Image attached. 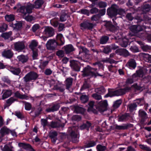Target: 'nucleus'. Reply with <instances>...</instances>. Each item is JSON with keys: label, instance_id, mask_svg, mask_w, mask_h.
I'll use <instances>...</instances> for the list:
<instances>
[{"label": "nucleus", "instance_id": "nucleus-47", "mask_svg": "<svg viewBox=\"0 0 151 151\" xmlns=\"http://www.w3.org/2000/svg\"><path fill=\"white\" fill-rule=\"evenodd\" d=\"M68 15L65 12L62 13L60 17V21L62 22L65 21L68 18Z\"/></svg>", "mask_w": 151, "mask_h": 151}, {"label": "nucleus", "instance_id": "nucleus-6", "mask_svg": "<svg viewBox=\"0 0 151 151\" xmlns=\"http://www.w3.org/2000/svg\"><path fill=\"white\" fill-rule=\"evenodd\" d=\"M39 76L34 71H31L27 74L23 78L24 81L26 83L32 80H36Z\"/></svg>", "mask_w": 151, "mask_h": 151}, {"label": "nucleus", "instance_id": "nucleus-64", "mask_svg": "<svg viewBox=\"0 0 151 151\" xmlns=\"http://www.w3.org/2000/svg\"><path fill=\"white\" fill-rule=\"evenodd\" d=\"M92 96L95 99L98 100H100L102 99L101 96L97 93L93 94L92 95Z\"/></svg>", "mask_w": 151, "mask_h": 151}, {"label": "nucleus", "instance_id": "nucleus-60", "mask_svg": "<svg viewBox=\"0 0 151 151\" xmlns=\"http://www.w3.org/2000/svg\"><path fill=\"white\" fill-rule=\"evenodd\" d=\"M129 43V40L127 39L123 40L120 43L122 47H127Z\"/></svg>", "mask_w": 151, "mask_h": 151}, {"label": "nucleus", "instance_id": "nucleus-59", "mask_svg": "<svg viewBox=\"0 0 151 151\" xmlns=\"http://www.w3.org/2000/svg\"><path fill=\"white\" fill-rule=\"evenodd\" d=\"M98 5L99 8L104 9L107 6V4L105 2L100 1L98 3Z\"/></svg>", "mask_w": 151, "mask_h": 151}, {"label": "nucleus", "instance_id": "nucleus-44", "mask_svg": "<svg viewBox=\"0 0 151 151\" xmlns=\"http://www.w3.org/2000/svg\"><path fill=\"white\" fill-rule=\"evenodd\" d=\"M98 141V140L96 139L95 141L93 140L90 141L86 145V147L87 148L93 147L96 145V142Z\"/></svg>", "mask_w": 151, "mask_h": 151}, {"label": "nucleus", "instance_id": "nucleus-24", "mask_svg": "<svg viewBox=\"0 0 151 151\" xmlns=\"http://www.w3.org/2000/svg\"><path fill=\"white\" fill-rule=\"evenodd\" d=\"M13 74L18 76L21 72V70L19 68L13 67L10 66L9 67L8 70Z\"/></svg>", "mask_w": 151, "mask_h": 151}, {"label": "nucleus", "instance_id": "nucleus-48", "mask_svg": "<svg viewBox=\"0 0 151 151\" xmlns=\"http://www.w3.org/2000/svg\"><path fill=\"white\" fill-rule=\"evenodd\" d=\"M94 104L95 102L93 101H91L89 102L88 104L89 107L87 110L88 111H93L94 110H95V109L93 108Z\"/></svg>", "mask_w": 151, "mask_h": 151}, {"label": "nucleus", "instance_id": "nucleus-22", "mask_svg": "<svg viewBox=\"0 0 151 151\" xmlns=\"http://www.w3.org/2000/svg\"><path fill=\"white\" fill-rule=\"evenodd\" d=\"M129 117H130L129 113H125L118 116V121L120 122L126 121L129 119Z\"/></svg>", "mask_w": 151, "mask_h": 151}, {"label": "nucleus", "instance_id": "nucleus-61", "mask_svg": "<svg viewBox=\"0 0 151 151\" xmlns=\"http://www.w3.org/2000/svg\"><path fill=\"white\" fill-rule=\"evenodd\" d=\"M15 115L17 117L21 119H24V117L21 113L20 111H16L15 112Z\"/></svg>", "mask_w": 151, "mask_h": 151}, {"label": "nucleus", "instance_id": "nucleus-16", "mask_svg": "<svg viewBox=\"0 0 151 151\" xmlns=\"http://www.w3.org/2000/svg\"><path fill=\"white\" fill-rule=\"evenodd\" d=\"M138 115L142 123H144L147 118V113L142 109H140L139 111Z\"/></svg>", "mask_w": 151, "mask_h": 151}, {"label": "nucleus", "instance_id": "nucleus-3", "mask_svg": "<svg viewBox=\"0 0 151 151\" xmlns=\"http://www.w3.org/2000/svg\"><path fill=\"white\" fill-rule=\"evenodd\" d=\"M151 7V6L148 4H144L141 7L142 13L144 14L143 19L146 23H148L150 25H151V19L148 17L146 14L150 10Z\"/></svg>", "mask_w": 151, "mask_h": 151}, {"label": "nucleus", "instance_id": "nucleus-25", "mask_svg": "<svg viewBox=\"0 0 151 151\" xmlns=\"http://www.w3.org/2000/svg\"><path fill=\"white\" fill-rule=\"evenodd\" d=\"M72 142L74 143H77L79 141V137H78V134L74 131H72L70 134Z\"/></svg>", "mask_w": 151, "mask_h": 151}, {"label": "nucleus", "instance_id": "nucleus-27", "mask_svg": "<svg viewBox=\"0 0 151 151\" xmlns=\"http://www.w3.org/2000/svg\"><path fill=\"white\" fill-rule=\"evenodd\" d=\"M17 59L19 62L24 63L27 62L29 58L27 55H21L17 57Z\"/></svg>", "mask_w": 151, "mask_h": 151}, {"label": "nucleus", "instance_id": "nucleus-38", "mask_svg": "<svg viewBox=\"0 0 151 151\" xmlns=\"http://www.w3.org/2000/svg\"><path fill=\"white\" fill-rule=\"evenodd\" d=\"M89 98L88 95L82 94L80 97V100L81 102L85 104L89 100Z\"/></svg>", "mask_w": 151, "mask_h": 151}, {"label": "nucleus", "instance_id": "nucleus-33", "mask_svg": "<svg viewBox=\"0 0 151 151\" xmlns=\"http://www.w3.org/2000/svg\"><path fill=\"white\" fill-rule=\"evenodd\" d=\"M58 133L56 131L50 132L49 133V137L54 142H55L56 141V137Z\"/></svg>", "mask_w": 151, "mask_h": 151}, {"label": "nucleus", "instance_id": "nucleus-52", "mask_svg": "<svg viewBox=\"0 0 151 151\" xmlns=\"http://www.w3.org/2000/svg\"><path fill=\"white\" fill-rule=\"evenodd\" d=\"M134 103L136 104L137 106L138 105H142L144 103V99L143 98L137 99Z\"/></svg>", "mask_w": 151, "mask_h": 151}, {"label": "nucleus", "instance_id": "nucleus-30", "mask_svg": "<svg viewBox=\"0 0 151 151\" xmlns=\"http://www.w3.org/2000/svg\"><path fill=\"white\" fill-rule=\"evenodd\" d=\"M73 79L71 77L67 78L65 80V84L66 89H69L72 85Z\"/></svg>", "mask_w": 151, "mask_h": 151}, {"label": "nucleus", "instance_id": "nucleus-63", "mask_svg": "<svg viewBox=\"0 0 151 151\" xmlns=\"http://www.w3.org/2000/svg\"><path fill=\"white\" fill-rule=\"evenodd\" d=\"M126 18L129 21H132L134 19L132 13H127L126 16Z\"/></svg>", "mask_w": 151, "mask_h": 151}, {"label": "nucleus", "instance_id": "nucleus-55", "mask_svg": "<svg viewBox=\"0 0 151 151\" xmlns=\"http://www.w3.org/2000/svg\"><path fill=\"white\" fill-rule=\"evenodd\" d=\"M17 100V99L13 98V97H11L6 100V103L9 105L8 106H9L14 101Z\"/></svg>", "mask_w": 151, "mask_h": 151}, {"label": "nucleus", "instance_id": "nucleus-11", "mask_svg": "<svg viewBox=\"0 0 151 151\" xmlns=\"http://www.w3.org/2000/svg\"><path fill=\"white\" fill-rule=\"evenodd\" d=\"M13 53L10 49H5L1 53L2 56L7 59H11L13 56Z\"/></svg>", "mask_w": 151, "mask_h": 151}, {"label": "nucleus", "instance_id": "nucleus-13", "mask_svg": "<svg viewBox=\"0 0 151 151\" xmlns=\"http://www.w3.org/2000/svg\"><path fill=\"white\" fill-rule=\"evenodd\" d=\"M104 22H105L104 26L107 30L112 32H114L116 30V27L112 24L111 22L105 21Z\"/></svg>", "mask_w": 151, "mask_h": 151}, {"label": "nucleus", "instance_id": "nucleus-20", "mask_svg": "<svg viewBox=\"0 0 151 151\" xmlns=\"http://www.w3.org/2000/svg\"><path fill=\"white\" fill-rule=\"evenodd\" d=\"M115 52L118 55L125 57L129 55L128 51L124 49H118L116 50Z\"/></svg>", "mask_w": 151, "mask_h": 151}, {"label": "nucleus", "instance_id": "nucleus-37", "mask_svg": "<svg viewBox=\"0 0 151 151\" xmlns=\"http://www.w3.org/2000/svg\"><path fill=\"white\" fill-rule=\"evenodd\" d=\"M38 42L35 40H32L29 45V48L32 50H34V49L37 47L38 45Z\"/></svg>", "mask_w": 151, "mask_h": 151}, {"label": "nucleus", "instance_id": "nucleus-39", "mask_svg": "<svg viewBox=\"0 0 151 151\" xmlns=\"http://www.w3.org/2000/svg\"><path fill=\"white\" fill-rule=\"evenodd\" d=\"M104 48L101 52L105 54H108L111 51V47L110 46H104Z\"/></svg>", "mask_w": 151, "mask_h": 151}, {"label": "nucleus", "instance_id": "nucleus-46", "mask_svg": "<svg viewBox=\"0 0 151 151\" xmlns=\"http://www.w3.org/2000/svg\"><path fill=\"white\" fill-rule=\"evenodd\" d=\"M18 145L19 147H21L23 148L28 150L29 147H31V145L29 144H26L24 143L20 142L18 144Z\"/></svg>", "mask_w": 151, "mask_h": 151}, {"label": "nucleus", "instance_id": "nucleus-62", "mask_svg": "<svg viewBox=\"0 0 151 151\" xmlns=\"http://www.w3.org/2000/svg\"><path fill=\"white\" fill-rule=\"evenodd\" d=\"M71 119L73 121H79L81 120V118L80 116L75 115L72 116Z\"/></svg>", "mask_w": 151, "mask_h": 151}, {"label": "nucleus", "instance_id": "nucleus-43", "mask_svg": "<svg viewBox=\"0 0 151 151\" xmlns=\"http://www.w3.org/2000/svg\"><path fill=\"white\" fill-rule=\"evenodd\" d=\"M12 34V32L9 31L8 32L3 33L1 35V36L5 40L8 39Z\"/></svg>", "mask_w": 151, "mask_h": 151}, {"label": "nucleus", "instance_id": "nucleus-7", "mask_svg": "<svg viewBox=\"0 0 151 151\" xmlns=\"http://www.w3.org/2000/svg\"><path fill=\"white\" fill-rule=\"evenodd\" d=\"M116 6L113 4L107 9V14L111 18L115 17L117 15V9L115 7Z\"/></svg>", "mask_w": 151, "mask_h": 151}, {"label": "nucleus", "instance_id": "nucleus-10", "mask_svg": "<svg viewBox=\"0 0 151 151\" xmlns=\"http://www.w3.org/2000/svg\"><path fill=\"white\" fill-rule=\"evenodd\" d=\"M44 102L43 101H41L39 103L37 104L36 107L37 110L35 112L34 117L35 118L39 116L41 113L42 111V108L44 106Z\"/></svg>", "mask_w": 151, "mask_h": 151}, {"label": "nucleus", "instance_id": "nucleus-15", "mask_svg": "<svg viewBox=\"0 0 151 151\" xmlns=\"http://www.w3.org/2000/svg\"><path fill=\"white\" fill-rule=\"evenodd\" d=\"M65 53L66 55H69L75 51V49L71 44L66 45L63 47Z\"/></svg>", "mask_w": 151, "mask_h": 151}, {"label": "nucleus", "instance_id": "nucleus-18", "mask_svg": "<svg viewBox=\"0 0 151 151\" xmlns=\"http://www.w3.org/2000/svg\"><path fill=\"white\" fill-rule=\"evenodd\" d=\"M60 107L59 104H53L51 107L46 109V111L47 113L54 112L58 110Z\"/></svg>", "mask_w": 151, "mask_h": 151}, {"label": "nucleus", "instance_id": "nucleus-36", "mask_svg": "<svg viewBox=\"0 0 151 151\" xmlns=\"http://www.w3.org/2000/svg\"><path fill=\"white\" fill-rule=\"evenodd\" d=\"M91 125V124L88 121H87L86 123H84L80 126L81 129H86L88 130Z\"/></svg>", "mask_w": 151, "mask_h": 151}, {"label": "nucleus", "instance_id": "nucleus-32", "mask_svg": "<svg viewBox=\"0 0 151 151\" xmlns=\"http://www.w3.org/2000/svg\"><path fill=\"white\" fill-rule=\"evenodd\" d=\"M95 91L99 94H103L106 92V90L103 86H101L96 88Z\"/></svg>", "mask_w": 151, "mask_h": 151}, {"label": "nucleus", "instance_id": "nucleus-41", "mask_svg": "<svg viewBox=\"0 0 151 151\" xmlns=\"http://www.w3.org/2000/svg\"><path fill=\"white\" fill-rule=\"evenodd\" d=\"M137 105L134 102L131 103L128 105V108L130 112H132L133 111L136 110Z\"/></svg>", "mask_w": 151, "mask_h": 151}, {"label": "nucleus", "instance_id": "nucleus-35", "mask_svg": "<svg viewBox=\"0 0 151 151\" xmlns=\"http://www.w3.org/2000/svg\"><path fill=\"white\" fill-rule=\"evenodd\" d=\"M122 99H119L116 100L114 102L112 105L114 109H117L119 108L122 104Z\"/></svg>", "mask_w": 151, "mask_h": 151}, {"label": "nucleus", "instance_id": "nucleus-14", "mask_svg": "<svg viewBox=\"0 0 151 151\" xmlns=\"http://www.w3.org/2000/svg\"><path fill=\"white\" fill-rule=\"evenodd\" d=\"M14 48L17 51H21L24 50L25 46L23 42L18 41L14 44Z\"/></svg>", "mask_w": 151, "mask_h": 151}, {"label": "nucleus", "instance_id": "nucleus-17", "mask_svg": "<svg viewBox=\"0 0 151 151\" xmlns=\"http://www.w3.org/2000/svg\"><path fill=\"white\" fill-rule=\"evenodd\" d=\"M22 26V23L21 22L17 21H16L15 23L13 22H11L9 25V26L13 28L14 29L18 30H20L21 29Z\"/></svg>", "mask_w": 151, "mask_h": 151}, {"label": "nucleus", "instance_id": "nucleus-45", "mask_svg": "<svg viewBox=\"0 0 151 151\" xmlns=\"http://www.w3.org/2000/svg\"><path fill=\"white\" fill-rule=\"evenodd\" d=\"M8 28V25L3 23L0 24V32H3L6 31Z\"/></svg>", "mask_w": 151, "mask_h": 151}, {"label": "nucleus", "instance_id": "nucleus-58", "mask_svg": "<svg viewBox=\"0 0 151 151\" xmlns=\"http://www.w3.org/2000/svg\"><path fill=\"white\" fill-rule=\"evenodd\" d=\"M65 52L62 50H59L56 52V55L59 58H63L65 55Z\"/></svg>", "mask_w": 151, "mask_h": 151}, {"label": "nucleus", "instance_id": "nucleus-28", "mask_svg": "<svg viewBox=\"0 0 151 151\" xmlns=\"http://www.w3.org/2000/svg\"><path fill=\"white\" fill-rule=\"evenodd\" d=\"M74 112L76 114H83L85 111V109L83 107L78 106H75L74 107Z\"/></svg>", "mask_w": 151, "mask_h": 151}, {"label": "nucleus", "instance_id": "nucleus-21", "mask_svg": "<svg viewBox=\"0 0 151 151\" xmlns=\"http://www.w3.org/2000/svg\"><path fill=\"white\" fill-rule=\"evenodd\" d=\"M126 65L131 70L134 69L136 67L137 64L135 60L134 59H130L127 62Z\"/></svg>", "mask_w": 151, "mask_h": 151}, {"label": "nucleus", "instance_id": "nucleus-5", "mask_svg": "<svg viewBox=\"0 0 151 151\" xmlns=\"http://www.w3.org/2000/svg\"><path fill=\"white\" fill-rule=\"evenodd\" d=\"M35 8L34 5L30 3H28L26 6H21L20 8L19 11L22 13L24 15H26L27 13H31L32 10Z\"/></svg>", "mask_w": 151, "mask_h": 151}, {"label": "nucleus", "instance_id": "nucleus-57", "mask_svg": "<svg viewBox=\"0 0 151 151\" xmlns=\"http://www.w3.org/2000/svg\"><path fill=\"white\" fill-rule=\"evenodd\" d=\"M139 147L141 149L146 151H151V149L149 147L146 145H144L140 144L139 145Z\"/></svg>", "mask_w": 151, "mask_h": 151}, {"label": "nucleus", "instance_id": "nucleus-42", "mask_svg": "<svg viewBox=\"0 0 151 151\" xmlns=\"http://www.w3.org/2000/svg\"><path fill=\"white\" fill-rule=\"evenodd\" d=\"M109 40V37L107 36H102L100 39V43L102 45L106 44Z\"/></svg>", "mask_w": 151, "mask_h": 151}, {"label": "nucleus", "instance_id": "nucleus-56", "mask_svg": "<svg viewBox=\"0 0 151 151\" xmlns=\"http://www.w3.org/2000/svg\"><path fill=\"white\" fill-rule=\"evenodd\" d=\"M48 61L47 60L41 62L39 65L40 68L43 69L47 65Z\"/></svg>", "mask_w": 151, "mask_h": 151}, {"label": "nucleus", "instance_id": "nucleus-29", "mask_svg": "<svg viewBox=\"0 0 151 151\" xmlns=\"http://www.w3.org/2000/svg\"><path fill=\"white\" fill-rule=\"evenodd\" d=\"M11 130L6 126H4L0 130V134L2 137L9 134Z\"/></svg>", "mask_w": 151, "mask_h": 151}, {"label": "nucleus", "instance_id": "nucleus-9", "mask_svg": "<svg viewBox=\"0 0 151 151\" xmlns=\"http://www.w3.org/2000/svg\"><path fill=\"white\" fill-rule=\"evenodd\" d=\"M72 70L76 72H79L81 68L80 62L74 60H70V65Z\"/></svg>", "mask_w": 151, "mask_h": 151}, {"label": "nucleus", "instance_id": "nucleus-2", "mask_svg": "<svg viewBox=\"0 0 151 151\" xmlns=\"http://www.w3.org/2000/svg\"><path fill=\"white\" fill-rule=\"evenodd\" d=\"M98 69L91 67L89 65L83 68L81 72L83 77H90V78H96L97 76L102 77L103 75H101L97 72Z\"/></svg>", "mask_w": 151, "mask_h": 151}, {"label": "nucleus", "instance_id": "nucleus-23", "mask_svg": "<svg viewBox=\"0 0 151 151\" xmlns=\"http://www.w3.org/2000/svg\"><path fill=\"white\" fill-rule=\"evenodd\" d=\"M131 124H123L122 125H119L116 124L115 125V129L118 130H126L128 129Z\"/></svg>", "mask_w": 151, "mask_h": 151}, {"label": "nucleus", "instance_id": "nucleus-12", "mask_svg": "<svg viewBox=\"0 0 151 151\" xmlns=\"http://www.w3.org/2000/svg\"><path fill=\"white\" fill-rule=\"evenodd\" d=\"M98 104L99 111L101 112H103L107 110L108 103L106 100L101 101Z\"/></svg>", "mask_w": 151, "mask_h": 151}, {"label": "nucleus", "instance_id": "nucleus-4", "mask_svg": "<svg viewBox=\"0 0 151 151\" xmlns=\"http://www.w3.org/2000/svg\"><path fill=\"white\" fill-rule=\"evenodd\" d=\"M58 42H56L55 40L51 39L48 40L46 46L47 50H58L60 47V46L58 43Z\"/></svg>", "mask_w": 151, "mask_h": 151}, {"label": "nucleus", "instance_id": "nucleus-53", "mask_svg": "<svg viewBox=\"0 0 151 151\" xmlns=\"http://www.w3.org/2000/svg\"><path fill=\"white\" fill-rule=\"evenodd\" d=\"M25 19L27 22H31L32 21L35 19V17L32 16V15H28L27 16H25L24 17Z\"/></svg>", "mask_w": 151, "mask_h": 151}, {"label": "nucleus", "instance_id": "nucleus-26", "mask_svg": "<svg viewBox=\"0 0 151 151\" xmlns=\"http://www.w3.org/2000/svg\"><path fill=\"white\" fill-rule=\"evenodd\" d=\"M44 31L48 37H52L54 34V31L52 27H48L45 29Z\"/></svg>", "mask_w": 151, "mask_h": 151}, {"label": "nucleus", "instance_id": "nucleus-34", "mask_svg": "<svg viewBox=\"0 0 151 151\" xmlns=\"http://www.w3.org/2000/svg\"><path fill=\"white\" fill-rule=\"evenodd\" d=\"M44 3V1L43 0H36L33 5L35 8L38 9L41 7Z\"/></svg>", "mask_w": 151, "mask_h": 151}, {"label": "nucleus", "instance_id": "nucleus-49", "mask_svg": "<svg viewBox=\"0 0 151 151\" xmlns=\"http://www.w3.org/2000/svg\"><path fill=\"white\" fill-rule=\"evenodd\" d=\"M22 102L24 104L25 109L26 110L29 111L31 109L32 106L31 104L24 101H22Z\"/></svg>", "mask_w": 151, "mask_h": 151}, {"label": "nucleus", "instance_id": "nucleus-19", "mask_svg": "<svg viewBox=\"0 0 151 151\" xmlns=\"http://www.w3.org/2000/svg\"><path fill=\"white\" fill-rule=\"evenodd\" d=\"M56 42H58L61 47L64 44L65 41L63 35L61 33L57 34L56 36Z\"/></svg>", "mask_w": 151, "mask_h": 151}, {"label": "nucleus", "instance_id": "nucleus-1", "mask_svg": "<svg viewBox=\"0 0 151 151\" xmlns=\"http://www.w3.org/2000/svg\"><path fill=\"white\" fill-rule=\"evenodd\" d=\"M131 88L126 86L124 88H120L113 91L112 89L109 88L108 89V92L105 95L104 97H112L115 96H119L124 94L127 92L131 90Z\"/></svg>", "mask_w": 151, "mask_h": 151}, {"label": "nucleus", "instance_id": "nucleus-31", "mask_svg": "<svg viewBox=\"0 0 151 151\" xmlns=\"http://www.w3.org/2000/svg\"><path fill=\"white\" fill-rule=\"evenodd\" d=\"M12 93L11 90H6L2 95V99L4 100L11 96Z\"/></svg>", "mask_w": 151, "mask_h": 151}, {"label": "nucleus", "instance_id": "nucleus-8", "mask_svg": "<svg viewBox=\"0 0 151 151\" xmlns=\"http://www.w3.org/2000/svg\"><path fill=\"white\" fill-rule=\"evenodd\" d=\"M81 29L84 30L85 29L91 30L94 27L93 24L89 22L88 21H84L80 24Z\"/></svg>", "mask_w": 151, "mask_h": 151}, {"label": "nucleus", "instance_id": "nucleus-50", "mask_svg": "<svg viewBox=\"0 0 151 151\" xmlns=\"http://www.w3.org/2000/svg\"><path fill=\"white\" fill-rule=\"evenodd\" d=\"M96 149L97 151H104L107 148L105 146H103L99 144L96 146Z\"/></svg>", "mask_w": 151, "mask_h": 151}, {"label": "nucleus", "instance_id": "nucleus-54", "mask_svg": "<svg viewBox=\"0 0 151 151\" xmlns=\"http://www.w3.org/2000/svg\"><path fill=\"white\" fill-rule=\"evenodd\" d=\"M106 12V9L105 8L99 10L97 14L100 18L101 16L104 15Z\"/></svg>", "mask_w": 151, "mask_h": 151}, {"label": "nucleus", "instance_id": "nucleus-51", "mask_svg": "<svg viewBox=\"0 0 151 151\" xmlns=\"http://www.w3.org/2000/svg\"><path fill=\"white\" fill-rule=\"evenodd\" d=\"M14 96L21 99H24L26 98L25 95L20 94L18 91H17L14 93Z\"/></svg>", "mask_w": 151, "mask_h": 151}, {"label": "nucleus", "instance_id": "nucleus-40", "mask_svg": "<svg viewBox=\"0 0 151 151\" xmlns=\"http://www.w3.org/2000/svg\"><path fill=\"white\" fill-rule=\"evenodd\" d=\"M5 20L8 22H12L14 20L15 17L13 14H7L5 16Z\"/></svg>", "mask_w": 151, "mask_h": 151}]
</instances>
